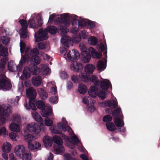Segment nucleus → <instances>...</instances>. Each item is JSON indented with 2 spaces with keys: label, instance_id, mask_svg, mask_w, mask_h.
<instances>
[{
  "label": "nucleus",
  "instance_id": "8",
  "mask_svg": "<svg viewBox=\"0 0 160 160\" xmlns=\"http://www.w3.org/2000/svg\"><path fill=\"white\" fill-rule=\"evenodd\" d=\"M61 16V18H58L56 19V22L58 24L62 23L66 26H69L70 25V21L68 14V13L62 14Z\"/></svg>",
  "mask_w": 160,
  "mask_h": 160
},
{
  "label": "nucleus",
  "instance_id": "20",
  "mask_svg": "<svg viewBox=\"0 0 160 160\" xmlns=\"http://www.w3.org/2000/svg\"><path fill=\"white\" fill-rule=\"evenodd\" d=\"M35 99L33 101H31L30 99L29 101V104L26 103L25 105V107L27 109H31L33 110H36V105H35Z\"/></svg>",
  "mask_w": 160,
  "mask_h": 160
},
{
  "label": "nucleus",
  "instance_id": "41",
  "mask_svg": "<svg viewBox=\"0 0 160 160\" xmlns=\"http://www.w3.org/2000/svg\"><path fill=\"white\" fill-rule=\"evenodd\" d=\"M8 60V58L7 57L2 58L0 61V68H5L6 62Z\"/></svg>",
  "mask_w": 160,
  "mask_h": 160
},
{
  "label": "nucleus",
  "instance_id": "16",
  "mask_svg": "<svg viewBox=\"0 0 160 160\" xmlns=\"http://www.w3.org/2000/svg\"><path fill=\"white\" fill-rule=\"evenodd\" d=\"M61 42L65 46L69 47L72 42V40L70 37L67 36L64 38H62L61 40Z\"/></svg>",
  "mask_w": 160,
  "mask_h": 160
},
{
  "label": "nucleus",
  "instance_id": "6",
  "mask_svg": "<svg viewBox=\"0 0 160 160\" xmlns=\"http://www.w3.org/2000/svg\"><path fill=\"white\" fill-rule=\"evenodd\" d=\"M35 137L31 134H28L25 136L24 140L28 142L29 148L31 150H36L40 148L41 144L35 141Z\"/></svg>",
  "mask_w": 160,
  "mask_h": 160
},
{
  "label": "nucleus",
  "instance_id": "61",
  "mask_svg": "<svg viewBox=\"0 0 160 160\" xmlns=\"http://www.w3.org/2000/svg\"><path fill=\"white\" fill-rule=\"evenodd\" d=\"M37 28L41 27L43 24L41 18H39L37 19Z\"/></svg>",
  "mask_w": 160,
  "mask_h": 160
},
{
  "label": "nucleus",
  "instance_id": "42",
  "mask_svg": "<svg viewBox=\"0 0 160 160\" xmlns=\"http://www.w3.org/2000/svg\"><path fill=\"white\" fill-rule=\"evenodd\" d=\"M88 19H82L78 21V27L82 28L85 27L87 26V22Z\"/></svg>",
  "mask_w": 160,
  "mask_h": 160
},
{
  "label": "nucleus",
  "instance_id": "5",
  "mask_svg": "<svg viewBox=\"0 0 160 160\" xmlns=\"http://www.w3.org/2000/svg\"><path fill=\"white\" fill-rule=\"evenodd\" d=\"M57 126L58 129L61 131L58 130H56L54 128L52 127H50V129L51 130H52V132L55 134H59L61 137H62L64 139H66L68 138V137L64 134L62 133L61 131L65 132L66 131H68V132H71L72 131L71 128L69 126H66V125L64 124L62 122H60L57 124Z\"/></svg>",
  "mask_w": 160,
  "mask_h": 160
},
{
  "label": "nucleus",
  "instance_id": "31",
  "mask_svg": "<svg viewBox=\"0 0 160 160\" xmlns=\"http://www.w3.org/2000/svg\"><path fill=\"white\" fill-rule=\"evenodd\" d=\"M33 117L35 120L40 124H42L43 121L42 118L38 113L35 112L33 115Z\"/></svg>",
  "mask_w": 160,
  "mask_h": 160
},
{
  "label": "nucleus",
  "instance_id": "44",
  "mask_svg": "<svg viewBox=\"0 0 160 160\" xmlns=\"http://www.w3.org/2000/svg\"><path fill=\"white\" fill-rule=\"evenodd\" d=\"M21 158H22V160H30L31 157L30 152L26 151Z\"/></svg>",
  "mask_w": 160,
  "mask_h": 160
},
{
  "label": "nucleus",
  "instance_id": "26",
  "mask_svg": "<svg viewBox=\"0 0 160 160\" xmlns=\"http://www.w3.org/2000/svg\"><path fill=\"white\" fill-rule=\"evenodd\" d=\"M11 145L9 142L6 143H4L2 147V149L3 152H9L11 150Z\"/></svg>",
  "mask_w": 160,
  "mask_h": 160
},
{
  "label": "nucleus",
  "instance_id": "48",
  "mask_svg": "<svg viewBox=\"0 0 160 160\" xmlns=\"http://www.w3.org/2000/svg\"><path fill=\"white\" fill-rule=\"evenodd\" d=\"M106 94L105 92L102 90H99L98 91V95L102 100L106 98Z\"/></svg>",
  "mask_w": 160,
  "mask_h": 160
},
{
  "label": "nucleus",
  "instance_id": "33",
  "mask_svg": "<svg viewBox=\"0 0 160 160\" xmlns=\"http://www.w3.org/2000/svg\"><path fill=\"white\" fill-rule=\"evenodd\" d=\"M115 118L114 123L116 126L118 127H122L124 125V122L123 121L122 123L119 117H117Z\"/></svg>",
  "mask_w": 160,
  "mask_h": 160
},
{
  "label": "nucleus",
  "instance_id": "13",
  "mask_svg": "<svg viewBox=\"0 0 160 160\" xmlns=\"http://www.w3.org/2000/svg\"><path fill=\"white\" fill-rule=\"evenodd\" d=\"M25 148L22 145L17 146L15 149V152L17 157H21L26 152Z\"/></svg>",
  "mask_w": 160,
  "mask_h": 160
},
{
  "label": "nucleus",
  "instance_id": "54",
  "mask_svg": "<svg viewBox=\"0 0 160 160\" xmlns=\"http://www.w3.org/2000/svg\"><path fill=\"white\" fill-rule=\"evenodd\" d=\"M2 43L5 45H7L9 42L10 39L9 38L6 37H3L2 39Z\"/></svg>",
  "mask_w": 160,
  "mask_h": 160
},
{
  "label": "nucleus",
  "instance_id": "52",
  "mask_svg": "<svg viewBox=\"0 0 160 160\" xmlns=\"http://www.w3.org/2000/svg\"><path fill=\"white\" fill-rule=\"evenodd\" d=\"M58 100V97L57 96H53L50 98L49 99V101L52 103L54 104Z\"/></svg>",
  "mask_w": 160,
  "mask_h": 160
},
{
  "label": "nucleus",
  "instance_id": "62",
  "mask_svg": "<svg viewBox=\"0 0 160 160\" xmlns=\"http://www.w3.org/2000/svg\"><path fill=\"white\" fill-rule=\"evenodd\" d=\"M71 79L74 83H78L79 82L77 76H76L74 75H72L71 77Z\"/></svg>",
  "mask_w": 160,
  "mask_h": 160
},
{
  "label": "nucleus",
  "instance_id": "38",
  "mask_svg": "<svg viewBox=\"0 0 160 160\" xmlns=\"http://www.w3.org/2000/svg\"><path fill=\"white\" fill-rule=\"evenodd\" d=\"M19 22L22 26V28L21 29H27L28 23L27 20L24 19H20Z\"/></svg>",
  "mask_w": 160,
  "mask_h": 160
},
{
  "label": "nucleus",
  "instance_id": "12",
  "mask_svg": "<svg viewBox=\"0 0 160 160\" xmlns=\"http://www.w3.org/2000/svg\"><path fill=\"white\" fill-rule=\"evenodd\" d=\"M72 52L69 51L68 52L67 56L68 58L71 61L78 60L80 57L79 52L76 51L75 50H72Z\"/></svg>",
  "mask_w": 160,
  "mask_h": 160
},
{
  "label": "nucleus",
  "instance_id": "15",
  "mask_svg": "<svg viewBox=\"0 0 160 160\" xmlns=\"http://www.w3.org/2000/svg\"><path fill=\"white\" fill-rule=\"evenodd\" d=\"M70 68L71 70L78 72L82 69L83 66L80 62H74L71 64Z\"/></svg>",
  "mask_w": 160,
  "mask_h": 160
},
{
  "label": "nucleus",
  "instance_id": "14",
  "mask_svg": "<svg viewBox=\"0 0 160 160\" xmlns=\"http://www.w3.org/2000/svg\"><path fill=\"white\" fill-rule=\"evenodd\" d=\"M27 96L29 98L31 101H33L36 98V93L35 90L32 88H30L26 90Z\"/></svg>",
  "mask_w": 160,
  "mask_h": 160
},
{
  "label": "nucleus",
  "instance_id": "27",
  "mask_svg": "<svg viewBox=\"0 0 160 160\" xmlns=\"http://www.w3.org/2000/svg\"><path fill=\"white\" fill-rule=\"evenodd\" d=\"M97 67L98 70L102 71L105 69L106 65L103 61L99 60L97 62Z\"/></svg>",
  "mask_w": 160,
  "mask_h": 160
},
{
  "label": "nucleus",
  "instance_id": "63",
  "mask_svg": "<svg viewBox=\"0 0 160 160\" xmlns=\"http://www.w3.org/2000/svg\"><path fill=\"white\" fill-rule=\"evenodd\" d=\"M61 77L62 79L67 78H68V75L67 73L64 71L62 72L61 73Z\"/></svg>",
  "mask_w": 160,
  "mask_h": 160
},
{
  "label": "nucleus",
  "instance_id": "53",
  "mask_svg": "<svg viewBox=\"0 0 160 160\" xmlns=\"http://www.w3.org/2000/svg\"><path fill=\"white\" fill-rule=\"evenodd\" d=\"M80 36L84 39H87L88 37V33L85 30L82 31L80 32Z\"/></svg>",
  "mask_w": 160,
  "mask_h": 160
},
{
  "label": "nucleus",
  "instance_id": "22",
  "mask_svg": "<svg viewBox=\"0 0 160 160\" xmlns=\"http://www.w3.org/2000/svg\"><path fill=\"white\" fill-rule=\"evenodd\" d=\"M104 104L105 106H108L112 109L116 108L117 105V103L113 100L105 102Z\"/></svg>",
  "mask_w": 160,
  "mask_h": 160
},
{
  "label": "nucleus",
  "instance_id": "56",
  "mask_svg": "<svg viewBox=\"0 0 160 160\" xmlns=\"http://www.w3.org/2000/svg\"><path fill=\"white\" fill-rule=\"evenodd\" d=\"M20 51L21 53L23 52L26 48V45L25 43L21 42L20 43Z\"/></svg>",
  "mask_w": 160,
  "mask_h": 160
},
{
  "label": "nucleus",
  "instance_id": "25",
  "mask_svg": "<svg viewBox=\"0 0 160 160\" xmlns=\"http://www.w3.org/2000/svg\"><path fill=\"white\" fill-rule=\"evenodd\" d=\"M95 68L94 66L92 64H89L86 65L85 68V72L87 73L92 74Z\"/></svg>",
  "mask_w": 160,
  "mask_h": 160
},
{
  "label": "nucleus",
  "instance_id": "39",
  "mask_svg": "<svg viewBox=\"0 0 160 160\" xmlns=\"http://www.w3.org/2000/svg\"><path fill=\"white\" fill-rule=\"evenodd\" d=\"M106 126L107 128L109 131H113L116 129V127L114 124L111 122H108L106 123Z\"/></svg>",
  "mask_w": 160,
  "mask_h": 160
},
{
  "label": "nucleus",
  "instance_id": "23",
  "mask_svg": "<svg viewBox=\"0 0 160 160\" xmlns=\"http://www.w3.org/2000/svg\"><path fill=\"white\" fill-rule=\"evenodd\" d=\"M78 89L80 94H83L87 92L88 88L84 84L80 83L79 84Z\"/></svg>",
  "mask_w": 160,
  "mask_h": 160
},
{
  "label": "nucleus",
  "instance_id": "43",
  "mask_svg": "<svg viewBox=\"0 0 160 160\" xmlns=\"http://www.w3.org/2000/svg\"><path fill=\"white\" fill-rule=\"evenodd\" d=\"M20 37L22 38H25L27 36V29H20L19 31Z\"/></svg>",
  "mask_w": 160,
  "mask_h": 160
},
{
  "label": "nucleus",
  "instance_id": "46",
  "mask_svg": "<svg viewBox=\"0 0 160 160\" xmlns=\"http://www.w3.org/2000/svg\"><path fill=\"white\" fill-rule=\"evenodd\" d=\"M41 71L44 72V74H48L49 71V68L46 65H41Z\"/></svg>",
  "mask_w": 160,
  "mask_h": 160
},
{
  "label": "nucleus",
  "instance_id": "50",
  "mask_svg": "<svg viewBox=\"0 0 160 160\" xmlns=\"http://www.w3.org/2000/svg\"><path fill=\"white\" fill-rule=\"evenodd\" d=\"M44 121L45 124L48 126H51L52 125V121L48 117L46 118Z\"/></svg>",
  "mask_w": 160,
  "mask_h": 160
},
{
  "label": "nucleus",
  "instance_id": "1",
  "mask_svg": "<svg viewBox=\"0 0 160 160\" xmlns=\"http://www.w3.org/2000/svg\"><path fill=\"white\" fill-rule=\"evenodd\" d=\"M25 55H22L19 65L16 66L18 71L20 72L22 71L23 65L26 63H28L30 58L31 62H34L37 65L40 63L41 59L37 55L39 53L37 48L31 49L30 47H28L25 50Z\"/></svg>",
  "mask_w": 160,
  "mask_h": 160
},
{
  "label": "nucleus",
  "instance_id": "9",
  "mask_svg": "<svg viewBox=\"0 0 160 160\" xmlns=\"http://www.w3.org/2000/svg\"><path fill=\"white\" fill-rule=\"evenodd\" d=\"M47 34V33L46 30H43L41 28L34 35L35 41L39 42L46 40L48 38Z\"/></svg>",
  "mask_w": 160,
  "mask_h": 160
},
{
  "label": "nucleus",
  "instance_id": "2",
  "mask_svg": "<svg viewBox=\"0 0 160 160\" xmlns=\"http://www.w3.org/2000/svg\"><path fill=\"white\" fill-rule=\"evenodd\" d=\"M43 141L44 145L46 147H51L53 142L55 143L56 145H54V149L57 154L62 153L64 151V148L62 146L63 142L58 136H54L52 139L49 137L45 136Z\"/></svg>",
  "mask_w": 160,
  "mask_h": 160
},
{
  "label": "nucleus",
  "instance_id": "21",
  "mask_svg": "<svg viewBox=\"0 0 160 160\" xmlns=\"http://www.w3.org/2000/svg\"><path fill=\"white\" fill-rule=\"evenodd\" d=\"M93 82L95 86H99L100 83V81L98 79V77L95 75H93L91 77L89 75L88 82Z\"/></svg>",
  "mask_w": 160,
  "mask_h": 160
},
{
  "label": "nucleus",
  "instance_id": "57",
  "mask_svg": "<svg viewBox=\"0 0 160 160\" xmlns=\"http://www.w3.org/2000/svg\"><path fill=\"white\" fill-rule=\"evenodd\" d=\"M87 25L91 28H93L95 26V24L92 21H88V20L87 22Z\"/></svg>",
  "mask_w": 160,
  "mask_h": 160
},
{
  "label": "nucleus",
  "instance_id": "19",
  "mask_svg": "<svg viewBox=\"0 0 160 160\" xmlns=\"http://www.w3.org/2000/svg\"><path fill=\"white\" fill-rule=\"evenodd\" d=\"M98 92V88L94 86H91L88 90V93L89 95L93 97H96Z\"/></svg>",
  "mask_w": 160,
  "mask_h": 160
},
{
  "label": "nucleus",
  "instance_id": "35",
  "mask_svg": "<svg viewBox=\"0 0 160 160\" xmlns=\"http://www.w3.org/2000/svg\"><path fill=\"white\" fill-rule=\"evenodd\" d=\"M47 30L48 32L52 34L56 33L57 31V28L53 26L48 27L47 28Z\"/></svg>",
  "mask_w": 160,
  "mask_h": 160
},
{
  "label": "nucleus",
  "instance_id": "18",
  "mask_svg": "<svg viewBox=\"0 0 160 160\" xmlns=\"http://www.w3.org/2000/svg\"><path fill=\"white\" fill-rule=\"evenodd\" d=\"M42 81L41 77L40 76H36L32 78V83L35 86H38L40 85Z\"/></svg>",
  "mask_w": 160,
  "mask_h": 160
},
{
  "label": "nucleus",
  "instance_id": "10",
  "mask_svg": "<svg viewBox=\"0 0 160 160\" xmlns=\"http://www.w3.org/2000/svg\"><path fill=\"white\" fill-rule=\"evenodd\" d=\"M27 130L32 134H38L41 131L39 126L37 123L32 122L27 125Z\"/></svg>",
  "mask_w": 160,
  "mask_h": 160
},
{
  "label": "nucleus",
  "instance_id": "17",
  "mask_svg": "<svg viewBox=\"0 0 160 160\" xmlns=\"http://www.w3.org/2000/svg\"><path fill=\"white\" fill-rule=\"evenodd\" d=\"M99 85H100V88L102 90H108L110 86L112 89L111 83L107 79H106V80L102 81L100 82Z\"/></svg>",
  "mask_w": 160,
  "mask_h": 160
},
{
  "label": "nucleus",
  "instance_id": "51",
  "mask_svg": "<svg viewBox=\"0 0 160 160\" xmlns=\"http://www.w3.org/2000/svg\"><path fill=\"white\" fill-rule=\"evenodd\" d=\"M112 119V118L111 116L110 115H108L104 116L103 117L102 120L104 122H107L111 121Z\"/></svg>",
  "mask_w": 160,
  "mask_h": 160
},
{
  "label": "nucleus",
  "instance_id": "34",
  "mask_svg": "<svg viewBox=\"0 0 160 160\" xmlns=\"http://www.w3.org/2000/svg\"><path fill=\"white\" fill-rule=\"evenodd\" d=\"M78 17V16L75 15H72L71 16L70 18V24H71L72 26L77 24L78 22V23L79 20L77 19Z\"/></svg>",
  "mask_w": 160,
  "mask_h": 160
},
{
  "label": "nucleus",
  "instance_id": "30",
  "mask_svg": "<svg viewBox=\"0 0 160 160\" xmlns=\"http://www.w3.org/2000/svg\"><path fill=\"white\" fill-rule=\"evenodd\" d=\"M28 24L29 25V28H37V24L35 22L34 18H31L28 22Z\"/></svg>",
  "mask_w": 160,
  "mask_h": 160
},
{
  "label": "nucleus",
  "instance_id": "28",
  "mask_svg": "<svg viewBox=\"0 0 160 160\" xmlns=\"http://www.w3.org/2000/svg\"><path fill=\"white\" fill-rule=\"evenodd\" d=\"M89 75L86 72H82L80 73L79 76L82 81L86 82H88Z\"/></svg>",
  "mask_w": 160,
  "mask_h": 160
},
{
  "label": "nucleus",
  "instance_id": "32",
  "mask_svg": "<svg viewBox=\"0 0 160 160\" xmlns=\"http://www.w3.org/2000/svg\"><path fill=\"white\" fill-rule=\"evenodd\" d=\"M121 111V109L119 108H117L114 110L112 112V115L114 118H116L117 117H121L122 115Z\"/></svg>",
  "mask_w": 160,
  "mask_h": 160
},
{
  "label": "nucleus",
  "instance_id": "4",
  "mask_svg": "<svg viewBox=\"0 0 160 160\" xmlns=\"http://www.w3.org/2000/svg\"><path fill=\"white\" fill-rule=\"evenodd\" d=\"M38 70V67L34 63H31L28 67H25L24 68L22 76L21 77V79L24 80V78L27 79L30 77V75H36Z\"/></svg>",
  "mask_w": 160,
  "mask_h": 160
},
{
  "label": "nucleus",
  "instance_id": "55",
  "mask_svg": "<svg viewBox=\"0 0 160 160\" xmlns=\"http://www.w3.org/2000/svg\"><path fill=\"white\" fill-rule=\"evenodd\" d=\"M79 48L81 51V53H83L84 51H87V48L83 43H80L79 45Z\"/></svg>",
  "mask_w": 160,
  "mask_h": 160
},
{
  "label": "nucleus",
  "instance_id": "47",
  "mask_svg": "<svg viewBox=\"0 0 160 160\" xmlns=\"http://www.w3.org/2000/svg\"><path fill=\"white\" fill-rule=\"evenodd\" d=\"M70 139L71 142L73 144H77L80 142L79 140L76 136H72Z\"/></svg>",
  "mask_w": 160,
  "mask_h": 160
},
{
  "label": "nucleus",
  "instance_id": "64",
  "mask_svg": "<svg viewBox=\"0 0 160 160\" xmlns=\"http://www.w3.org/2000/svg\"><path fill=\"white\" fill-rule=\"evenodd\" d=\"M67 88L68 90H70L73 87V84L70 81H68L67 82Z\"/></svg>",
  "mask_w": 160,
  "mask_h": 160
},
{
  "label": "nucleus",
  "instance_id": "11",
  "mask_svg": "<svg viewBox=\"0 0 160 160\" xmlns=\"http://www.w3.org/2000/svg\"><path fill=\"white\" fill-rule=\"evenodd\" d=\"M10 111V108L7 107L6 109H3L1 112L0 114V120L2 123H5L7 119L9 118Z\"/></svg>",
  "mask_w": 160,
  "mask_h": 160
},
{
  "label": "nucleus",
  "instance_id": "24",
  "mask_svg": "<svg viewBox=\"0 0 160 160\" xmlns=\"http://www.w3.org/2000/svg\"><path fill=\"white\" fill-rule=\"evenodd\" d=\"M9 127L10 130L14 132H18L20 131V128L18 124L12 123L10 124Z\"/></svg>",
  "mask_w": 160,
  "mask_h": 160
},
{
  "label": "nucleus",
  "instance_id": "49",
  "mask_svg": "<svg viewBox=\"0 0 160 160\" xmlns=\"http://www.w3.org/2000/svg\"><path fill=\"white\" fill-rule=\"evenodd\" d=\"M58 29L60 31L63 33H66L68 31V29L66 26L62 25L59 26Z\"/></svg>",
  "mask_w": 160,
  "mask_h": 160
},
{
  "label": "nucleus",
  "instance_id": "29",
  "mask_svg": "<svg viewBox=\"0 0 160 160\" xmlns=\"http://www.w3.org/2000/svg\"><path fill=\"white\" fill-rule=\"evenodd\" d=\"M40 95L42 99L46 100L48 97V94L43 88H40L38 90Z\"/></svg>",
  "mask_w": 160,
  "mask_h": 160
},
{
  "label": "nucleus",
  "instance_id": "37",
  "mask_svg": "<svg viewBox=\"0 0 160 160\" xmlns=\"http://www.w3.org/2000/svg\"><path fill=\"white\" fill-rule=\"evenodd\" d=\"M36 106L38 108L42 110L45 109L46 106L44 103L41 100H38L36 102Z\"/></svg>",
  "mask_w": 160,
  "mask_h": 160
},
{
  "label": "nucleus",
  "instance_id": "59",
  "mask_svg": "<svg viewBox=\"0 0 160 160\" xmlns=\"http://www.w3.org/2000/svg\"><path fill=\"white\" fill-rule=\"evenodd\" d=\"M17 134L13 132H11L9 133V136L10 138L12 140H14L17 136Z\"/></svg>",
  "mask_w": 160,
  "mask_h": 160
},
{
  "label": "nucleus",
  "instance_id": "36",
  "mask_svg": "<svg viewBox=\"0 0 160 160\" xmlns=\"http://www.w3.org/2000/svg\"><path fill=\"white\" fill-rule=\"evenodd\" d=\"M15 65L13 61H10L8 62V70L12 72H14L15 71Z\"/></svg>",
  "mask_w": 160,
  "mask_h": 160
},
{
  "label": "nucleus",
  "instance_id": "58",
  "mask_svg": "<svg viewBox=\"0 0 160 160\" xmlns=\"http://www.w3.org/2000/svg\"><path fill=\"white\" fill-rule=\"evenodd\" d=\"M38 48L41 49H44L46 48V45L43 42H39L38 44Z\"/></svg>",
  "mask_w": 160,
  "mask_h": 160
},
{
  "label": "nucleus",
  "instance_id": "45",
  "mask_svg": "<svg viewBox=\"0 0 160 160\" xmlns=\"http://www.w3.org/2000/svg\"><path fill=\"white\" fill-rule=\"evenodd\" d=\"M88 41L92 45H95L98 42L97 38L94 36H91L88 38Z\"/></svg>",
  "mask_w": 160,
  "mask_h": 160
},
{
  "label": "nucleus",
  "instance_id": "60",
  "mask_svg": "<svg viewBox=\"0 0 160 160\" xmlns=\"http://www.w3.org/2000/svg\"><path fill=\"white\" fill-rule=\"evenodd\" d=\"M97 48L101 52L104 51L105 50V46L102 43H101L100 45H98Z\"/></svg>",
  "mask_w": 160,
  "mask_h": 160
},
{
  "label": "nucleus",
  "instance_id": "7",
  "mask_svg": "<svg viewBox=\"0 0 160 160\" xmlns=\"http://www.w3.org/2000/svg\"><path fill=\"white\" fill-rule=\"evenodd\" d=\"M12 85L9 79L3 74L0 75V87L4 91L10 90Z\"/></svg>",
  "mask_w": 160,
  "mask_h": 160
},
{
  "label": "nucleus",
  "instance_id": "40",
  "mask_svg": "<svg viewBox=\"0 0 160 160\" xmlns=\"http://www.w3.org/2000/svg\"><path fill=\"white\" fill-rule=\"evenodd\" d=\"M41 114L43 117H48V116L52 115V110H48V111H46L44 109L42 110Z\"/></svg>",
  "mask_w": 160,
  "mask_h": 160
},
{
  "label": "nucleus",
  "instance_id": "3",
  "mask_svg": "<svg viewBox=\"0 0 160 160\" xmlns=\"http://www.w3.org/2000/svg\"><path fill=\"white\" fill-rule=\"evenodd\" d=\"M91 55L92 57L98 59H100L102 56L101 52H96L93 48L91 47L88 48V51H84L83 53H81V59L82 62L85 63L89 62L91 59Z\"/></svg>",
  "mask_w": 160,
  "mask_h": 160
}]
</instances>
